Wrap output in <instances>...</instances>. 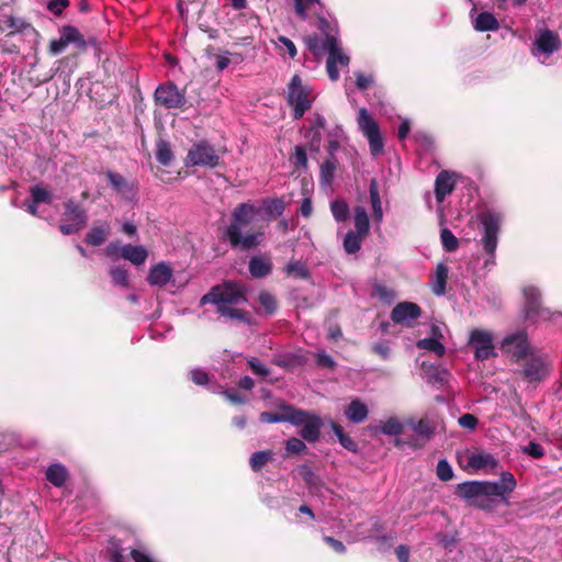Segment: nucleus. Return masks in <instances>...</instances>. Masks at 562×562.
I'll use <instances>...</instances> for the list:
<instances>
[{
  "instance_id": "nucleus-20",
  "label": "nucleus",
  "mask_w": 562,
  "mask_h": 562,
  "mask_svg": "<svg viewBox=\"0 0 562 562\" xmlns=\"http://www.w3.org/2000/svg\"><path fill=\"white\" fill-rule=\"evenodd\" d=\"M535 46L538 53L551 55L560 48L561 42L555 32L546 29L538 32Z\"/></svg>"
},
{
  "instance_id": "nucleus-49",
  "label": "nucleus",
  "mask_w": 562,
  "mask_h": 562,
  "mask_svg": "<svg viewBox=\"0 0 562 562\" xmlns=\"http://www.w3.org/2000/svg\"><path fill=\"white\" fill-rule=\"evenodd\" d=\"M437 476L443 481H450L453 477V471L447 460H439L437 463Z\"/></svg>"
},
{
  "instance_id": "nucleus-50",
  "label": "nucleus",
  "mask_w": 562,
  "mask_h": 562,
  "mask_svg": "<svg viewBox=\"0 0 562 562\" xmlns=\"http://www.w3.org/2000/svg\"><path fill=\"white\" fill-rule=\"evenodd\" d=\"M285 450L290 454H299L306 450V445L303 440L293 437L286 440Z\"/></svg>"
},
{
  "instance_id": "nucleus-6",
  "label": "nucleus",
  "mask_w": 562,
  "mask_h": 562,
  "mask_svg": "<svg viewBox=\"0 0 562 562\" xmlns=\"http://www.w3.org/2000/svg\"><path fill=\"white\" fill-rule=\"evenodd\" d=\"M357 123L359 130L369 142L370 153L379 156L383 153L384 143L378 123L369 115L367 109L359 110Z\"/></svg>"
},
{
  "instance_id": "nucleus-19",
  "label": "nucleus",
  "mask_w": 562,
  "mask_h": 562,
  "mask_svg": "<svg viewBox=\"0 0 562 562\" xmlns=\"http://www.w3.org/2000/svg\"><path fill=\"white\" fill-rule=\"evenodd\" d=\"M0 31H8L7 36H13L15 34L26 33L27 31L35 32V29L23 18L4 14L0 19Z\"/></svg>"
},
{
  "instance_id": "nucleus-15",
  "label": "nucleus",
  "mask_w": 562,
  "mask_h": 562,
  "mask_svg": "<svg viewBox=\"0 0 562 562\" xmlns=\"http://www.w3.org/2000/svg\"><path fill=\"white\" fill-rule=\"evenodd\" d=\"M524 296L526 301V316L529 319H549L551 317V313L541 307L540 304V291L532 286L528 285L524 288Z\"/></svg>"
},
{
  "instance_id": "nucleus-55",
  "label": "nucleus",
  "mask_w": 562,
  "mask_h": 562,
  "mask_svg": "<svg viewBox=\"0 0 562 562\" xmlns=\"http://www.w3.org/2000/svg\"><path fill=\"white\" fill-rule=\"evenodd\" d=\"M190 378L196 385H206L210 381L209 374L202 369L191 370Z\"/></svg>"
},
{
  "instance_id": "nucleus-31",
  "label": "nucleus",
  "mask_w": 562,
  "mask_h": 562,
  "mask_svg": "<svg viewBox=\"0 0 562 562\" xmlns=\"http://www.w3.org/2000/svg\"><path fill=\"white\" fill-rule=\"evenodd\" d=\"M369 193H370V201H371V206H372V212H373V218L380 223L383 220V211H382V203H381V199H380V194H379L378 182L375 179H372L370 181Z\"/></svg>"
},
{
  "instance_id": "nucleus-13",
  "label": "nucleus",
  "mask_w": 562,
  "mask_h": 562,
  "mask_svg": "<svg viewBox=\"0 0 562 562\" xmlns=\"http://www.w3.org/2000/svg\"><path fill=\"white\" fill-rule=\"evenodd\" d=\"M279 412L271 413V412H262L259 415V420L261 423H290V424H297L301 420L299 419L300 416H303L302 413H300V408L294 407L291 404L285 403L284 401H279L277 404Z\"/></svg>"
},
{
  "instance_id": "nucleus-8",
  "label": "nucleus",
  "mask_w": 562,
  "mask_h": 562,
  "mask_svg": "<svg viewBox=\"0 0 562 562\" xmlns=\"http://www.w3.org/2000/svg\"><path fill=\"white\" fill-rule=\"evenodd\" d=\"M480 220L483 225V247L488 255L494 256L502 218L498 214L487 211L481 214Z\"/></svg>"
},
{
  "instance_id": "nucleus-16",
  "label": "nucleus",
  "mask_w": 562,
  "mask_h": 562,
  "mask_svg": "<svg viewBox=\"0 0 562 562\" xmlns=\"http://www.w3.org/2000/svg\"><path fill=\"white\" fill-rule=\"evenodd\" d=\"M498 465V460L481 449H475L467 454V469L471 471H483L485 473L493 471Z\"/></svg>"
},
{
  "instance_id": "nucleus-9",
  "label": "nucleus",
  "mask_w": 562,
  "mask_h": 562,
  "mask_svg": "<svg viewBox=\"0 0 562 562\" xmlns=\"http://www.w3.org/2000/svg\"><path fill=\"white\" fill-rule=\"evenodd\" d=\"M59 32L60 37L49 42L48 50L52 55L60 54L69 44H74L79 49H86L87 42L77 27L64 25Z\"/></svg>"
},
{
  "instance_id": "nucleus-21",
  "label": "nucleus",
  "mask_w": 562,
  "mask_h": 562,
  "mask_svg": "<svg viewBox=\"0 0 562 562\" xmlns=\"http://www.w3.org/2000/svg\"><path fill=\"white\" fill-rule=\"evenodd\" d=\"M456 181V172L447 170L439 172L435 181V195L439 203L443 202L446 196L454 190Z\"/></svg>"
},
{
  "instance_id": "nucleus-34",
  "label": "nucleus",
  "mask_w": 562,
  "mask_h": 562,
  "mask_svg": "<svg viewBox=\"0 0 562 562\" xmlns=\"http://www.w3.org/2000/svg\"><path fill=\"white\" fill-rule=\"evenodd\" d=\"M284 271L288 276L293 277L295 279L306 280L310 278V271L307 267L299 260H292L288 262V265L284 268Z\"/></svg>"
},
{
  "instance_id": "nucleus-4",
  "label": "nucleus",
  "mask_w": 562,
  "mask_h": 562,
  "mask_svg": "<svg viewBox=\"0 0 562 562\" xmlns=\"http://www.w3.org/2000/svg\"><path fill=\"white\" fill-rule=\"evenodd\" d=\"M88 213L87 210L80 203L74 199H69L64 202V212L61 215V222L58 226L59 231L64 235H72L87 226Z\"/></svg>"
},
{
  "instance_id": "nucleus-7",
  "label": "nucleus",
  "mask_w": 562,
  "mask_h": 562,
  "mask_svg": "<svg viewBox=\"0 0 562 562\" xmlns=\"http://www.w3.org/2000/svg\"><path fill=\"white\" fill-rule=\"evenodd\" d=\"M220 164V156L215 148L206 140L195 142L186 157V166H200L215 168Z\"/></svg>"
},
{
  "instance_id": "nucleus-39",
  "label": "nucleus",
  "mask_w": 562,
  "mask_h": 562,
  "mask_svg": "<svg viewBox=\"0 0 562 562\" xmlns=\"http://www.w3.org/2000/svg\"><path fill=\"white\" fill-rule=\"evenodd\" d=\"M331 429H333L334 434L337 436L340 445L345 449H347L348 451H351V452H357V450H358L357 442L351 437H349L348 435H346L344 432L341 426H339L336 423H333L331 424Z\"/></svg>"
},
{
  "instance_id": "nucleus-52",
  "label": "nucleus",
  "mask_w": 562,
  "mask_h": 562,
  "mask_svg": "<svg viewBox=\"0 0 562 562\" xmlns=\"http://www.w3.org/2000/svg\"><path fill=\"white\" fill-rule=\"evenodd\" d=\"M278 45L280 50H285L291 58L296 56V47L290 38L283 35L278 36Z\"/></svg>"
},
{
  "instance_id": "nucleus-12",
  "label": "nucleus",
  "mask_w": 562,
  "mask_h": 562,
  "mask_svg": "<svg viewBox=\"0 0 562 562\" xmlns=\"http://www.w3.org/2000/svg\"><path fill=\"white\" fill-rule=\"evenodd\" d=\"M155 101L166 109H179L186 103V95L173 82H166L157 87Z\"/></svg>"
},
{
  "instance_id": "nucleus-24",
  "label": "nucleus",
  "mask_w": 562,
  "mask_h": 562,
  "mask_svg": "<svg viewBox=\"0 0 562 562\" xmlns=\"http://www.w3.org/2000/svg\"><path fill=\"white\" fill-rule=\"evenodd\" d=\"M111 227L106 222H95L86 234L85 241L91 246H101L110 235Z\"/></svg>"
},
{
  "instance_id": "nucleus-22",
  "label": "nucleus",
  "mask_w": 562,
  "mask_h": 562,
  "mask_svg": "<svg viewBox=\"0 0 562 562\" xmlns=\"http://www.w3.org/2000/svg\"><path fill=\"white\" fill-rule=\"evenodd\" d=\"M456 494L467 501H470L471 504L482 507H485V504L482 502L481 497V485L480 482H465L461 483L457 486Z\"/></svg>"
},
{
  "instance_id": "nucleus-32",
  "label": "nucleus",
  "mask_w": 562,
  "mask_h": 562,
  "mask_svg": "<svg viewBox=\"0 0 562 562\" xmlns=\"http://www.w3.org/2000/svg\"><path fill=\"white\" fill-rule=\"evenodd\" d=\"M447 279H448V268L443 263H439L436 268L435 279L432 282V291L436 295L445 294Z\"/></svg>"
},
{
  "instance_id": "nucleus-35",
  "label": "nucleus",
  "mask_w": 562,
  "mask_h": 562,
  "mask_svg": "<svg viewBox=\"0 0 562 562\" xmlns=\"http://www.w3.org/2000/svg\"><path fill=\"white\" fill-rule=\"evenodd\" d=\"M366 237L360 236L353 231H349L344 238V249L347 254L352 255L361 249L362 240Z\"/></svg>"
},
{
  "instance_id": "nucleus-54",
  "label": "nucleus",
  "mask_w": 562,
  "mask_h": 562,
  "mask_svg": "<svg viewBox=\"0 0 562 562\" xmlns=\"http://www.w3.org/2000/svg\"><path fill=\"white\" fill-rule=\"evenodd\" d=\"M69 7V0H50L47 9L55 15H61L63 11Z\"/></svg>"
},
{
  "instance_id": "nucleus-38",
  "label": "nucleus",
  "mask_w": 562,
  "mask_h": 562,
  "mask_svg": "<svg viewBox=\"0 0 562 562\" xmlns=\"http://www.w3.org/2000/svg\"><path fill=\"white\" fill-rule=\"evenodd\" d=\"M273 453L270 450L257 451L250 457L249 463L255 472L260 471L268 462L272 461Z\"/></svg>"
},
{
  "instance_id": "nucleus-26",
  "label": "nucleus",
  "mask_w": 562,
  "mask_h": 562,
  "mask_svg": "<svg viewBox=\"0 0 562 562\" xmlns=\"http://www.w3.org/2000/svg\"><path fill=\"white\" fill-rule=\"evenodd\" d=\"M172 277V269L165 262H159L151 267L147 277L149 284L162 286L166 285Z\"/></svg>"
},
{
  "instance_id": "nucleus-46",
  "label": "nucleus",
  "mask_w": 562,
  "mask_h": 562,
  "mask_svg": "<svg viewBox=\"0 0 562 562\" xmlns=\"http://www.w3.org/2000/svg\"><path fill=\"white\" fill-rule=\"evenodd\" d=\"M440 238L445 250L451 252L458 249L459 240L450 229H441Z\"/></svg>"
},
{
  "instance_id": "nucleus-23",
  "label": "nucleus",
  "mask_w": 562,
  "mask_h": 562,
  "mask_svg": "<svg viewBox=\"0 0 562 562\" xmlns=\"http://www.w3.org/2000/svg\"><path fill=\"white\" fill-rule=\"evenodd\" d=\"M413 431L417 436V440L420 442L415 443V446H423L425 442L429 441L435 432V424L429 418H422L417 422L411 420L408 423Z\"/></svg>"
},
{
  "instance_id": "nucleus-59",
  "label": "nucleus",
  "mask_w": 562,
  "mask_h": 562,
  "mask_svg": "<svg viewBox=\"0 0 562 562\" xmlns=\"http://www.w3.org/2000/svg\"><path fill=\"white\" fill-rule=\"evenodd\" d=\"M324 541L328 546H330L336 552H338V553H345L346 552V547H345V544L341 541H339V540H337V539H335L333 537H329V536H325L324 537Z\"/></svg>"
},
{
  "instance_id": "nucleus-57",
  "label": "nucleus",
  "mask_w": 562,
  "mask_h": 562,
  "mask_svg": "<svg viewBox=\"0 0 562 562\" xmlns=\"http://www.w3.org/2000/svg\"><path fill=\"white\" fill-rule=\"evenodd\" d=\"M108 179L116 190H122L126 184L124 177L120 173L109 172Z\"/></svg>"
},
{
  "instance_id": "nucleus-14",
  "label": "nucleus",
  "mask_w": 562,
  "mask_h": 562,
  "mask_svg": "<svg viewBox=\"0 0 562 562\" xmlns=\"http://www.w3.org/2000/svg\"><path fill=\"white\" fill-rule=\"evenodd\" d=\"M300 413L303 415L299 417L301 422L293 425L302 426L299 434L304 440L307 442H316L321 437V429L323 427L321 417L301 408Z\"/></svg>"
},
{
  "instance_id": "nucleus-11",
  "label": "nucleus",
  "mask_w": 562,
  "mask_h": 562,
  "mask_svg": "<svg viewBox=\"0 0 562 562\" xmlns=\"http://www.w3.org/2000/svg\"><path fill=\"white\" fill-rule=\"evenodd\" d=\"M549 372L548 358L537 352H531L522 366V374L528 382H540L548 376Z\"/></svg>"
},
{
  "instance_id": "nucleus-18",
  "label": "nucleus",
  "mask_w": 562,
  "mask_h": 562,
  "mask_svg": "<svg viewBox=\"0 0 562 562\" xmlns=\"http://www.w3.org/2000/svg\"><path fill=\"white\" fill-rule=\"evenodd\" d=\"M470 342L475 347V358L485 360L494 356V346L490 333L475 329L471 333Z\"/></svg>"
},
{
  "instance_id": "nucleus-25",
  "label": "nucleus",
  "mask_w": 562,
  "mask_h": 562,
  "mask_svg": "<svg viewBox=\"0 0 562 562\" xmlns=\"http://www.w3.org/2000/svg\"><path fill=\"white\" fill-rule=\"evenodd\" d=\"M248 269L254 278H265L272 271V261L268 255L255 256L250 258Z\"/></svg>"
},
{
  "instance_id": "nucleus-5",
  "label": "nucleus",
  "mask_w": 562,
  "mask_h": 562,
  "mask_svg": "<svg viewBox=\"0 0 562 562\" xmlns=\"http://www.w3.org/2000/svg\"><path fill=\"white\" fill-rule=\"evenodd\" d=\"M288 103L293 106V116L301 119L312 106L311 90L304 86L299 75H294L288 86Z\"/></svg>"
},
{
  "instance_id": "nucleus-61",
  "label": "nucleus",
  "mask_w": 562,
  "mask_h": 562,
  "mask_svg": "<svg viewBox=\"0 0 562 562\" xmlns=\"http://www.w3.org/2000/svg\"><path fill=\"white\" fill-rule=\"evenodd\" d=\"M267 210L277 215H281L284 211V204L281 200H272L267 204Z\"/></svg>"
},
{
  "instance_id": "nucleus-30",
  "label": "nucleus",
  "mask_w": 562,
  "mask_h": 562,
  "mask_svg": "<svg viewBox=\"0 0 562 562\" xmlns=\"http://www.w3.org/2000/svg\"><path fill=\"white\" fill-rule=\"evenodd\" d=\"M355 233L359 234L360 236L367 237L370 231V222L369 216L363 206H356L355 210Z\"/></svg>"
},
{
  "instance_id": "nucleus-42",
  "label": "nucleus",
  "mask_w": 562,
  "mask_h": 562,
  "mask_svg": "<svg viewBox=\"0 0 562 562\" xmlns=\"http://www.w3.org/2000/svg\"><path fill=\"white\" fill-rule=\"evenodd\" d=\"M481 485V497L483 504H485L486 496H504L506 495L503 487L497 482H480Z\"/></svg>"
},
{
  "instance_id": "nucleus-29",
  "label": "nucleus",
  "mask_w": 562,
  "mask_h": 562,
  "mask_svg": "<svg viewBox=\"0 0 562 562\" xmlns=\"http://www.w3.org/2000/svg\"><path fill=\"white\" fill-rule=\"evenodd\" d=\"M473 26L479 32L497 31L499 23L494 14L482 12L476 16Z\"/></svg>"
},
{
  "instance_id": "nucleus-41",
  "label": "nucleus",
  "mask_w": 562,
  "mask_h": 562,
  "mask_svg": "<svg viewBox=\"0 0 562 562\" xmlns=\"http://www.w3.org/2000/svg\"><path fill=\"white\" fill-rule=\"evenodd\" d=\"M156 158L161 165L165 166H168L171 162L173 159V154L168 142L159 140L157 143Z\"/></svg>"
},
{
  "instance_id": "nucleus-33",
  "label": "nucleus",
  "mask_w": 562,
  "mask_h": 562,
  "mask_svg": "<svg viewBox=\"0 0 562 562\" xmlns=\"http://www.w3.org/2000/svg\"><path fill=\"white\" fill-rule=\"evenodd\" d=\"M68 473L65 467L53 464L46 471V479L55 486H61L67 480Z\"/></svg>"
},
{
  "instance_id": "nucleus-3",
  "label": "nucleus",
  "mask_w": 562,
  "mask_h": 562,
  "mask_svg": "<svg viewBox=\"0 0 562 562\" xmlns=\"http://www.w3.org/2000/svg\"><path fill=\"white\" fill-rule=\"evenodd\" d=\"M310 52L316 57H322L325 53H328L326 61V70L328 77L336 81L339 79V71L337 66H347L349 64V57L342 52L338 44L336 36L326 34L323 40L316 35L308 36L305 40Z\"/></svg>"
},
{
  "instance_id": "nucleus-44",
  "label": "nucleus",
  "mask_w": 562,
  "mask_h": 562,
  "mask_svg": "<svg viewBox=\"0 0 562 562\" xmlns=\"http://www.w3.org/2000/svg\"><path fill=\"white\" fill-rule=\"evenodd\" d=\"M321 5L319 0H294V7L296 14L305 20L307 18V12L312 11L315 5Z\"/></svg>"
},
{
  "instance_id": "nucleus-36",
  "label": "nucleus",
  "mask_w": 562,
  "mask_h": 562,
  "mask_svg": "<svg viewBox=\"0 0 562 562\" xmlns=\"http://www.w3.org/2000/svg\"><path fill=\"white\" fill-rule=\"evenodd\" d=\"M417 347L442 357L446 353V347L436 338H424L417 341Z\"/></svg>"
},
{
  "instance_id": "nucleus-43",
  "label": "nucleus",
  "mask_w": 562,
  "mask_h": 562,
  "mask_svg": "<svg viewBox=\"0 0 562 562\" xmlns=\"http://www.w3.org/2000/svg\"><path fill=\"white\" fill-rule=\"evenodd\" d=\"M34 203H47L53 201V194L42 186H33L30 190Z\"/></svg>"
},
{
  "instance_id": "nucleus-51",
  "label": "nucleus",
  "mask_w": 562,
  "mask_h": 562,
  "mask_svg": "<svg viewBox=\"0 0 562 562\" xmlns=\"http://www.w3.org/2000/svg\"><path fill=\"white\" fill-rule=\"evenodd\" d=\"M503 487L505 494L513 492L516 487L515 476L510 472H503L501 475V482H498Z\"/></svg>"
},
{
  "instance_id": "nucleus-37",
  "label": "nucleus",
  "mask_w": 562,
  "mask_h": 562,
  "mask_svg": "<svg viewBox=\"0 0 562 562\" xmlns=\"http://www.w3.org/2000/svg\"><path fill=\"white\" fill-rule=\"evenodd\" d=\"M258 302L260 304V312L271 315L277 310V300L273 294L268 291H261L258 295Z\"/></svg>"
},
{
  "instance_id": "nucleus-2",
  "label": "nucleus",
  "mask_w": 562,
  "mask_h": 562,
  "mask_svg": "<svg viewBox=\"0 0 562 562\" xmlns=\"http://www.w3.org/2000/svg\"><path fill=\"white\" fill-rule=\"evenodd\" d=\"M256 215V209L248 203L239 204L232 214V222L226 229V237L233 248L249 250L261 244L263 231H247Z\"/></svg>"
},
{
  "instance_id": "nucleus-58",
  "label": "nucleus",
  "mask_w": 562,
  "mask_h": 562,
  "mask_svg": "<svg viewBox=\"0 0 562 562\" xmlns=\"http://www.w3.org/2000/svg\"><path fill=\"white\" fill-rule=\"evenodd\" d=\"M356 85H357V88L360 89V90H366L368 89L372 82H373V78L372 76H366L363 74H360L358 72L356 75Z\"/></svg>"
},
{
  "instance_id": "nucleus-17",
  "label": "nucleus",
  "mask_w": 562,
  "mask_h": 562,
  "mask_svg": "<svg viewBox=\"0 0 562 562\" xmlns=\"http://www.w3.org/2000/svg\"><path fill=\"white\" fill-rule=\"evenodd\" d=\"M422 315L420 307L412 302H401L391 312V319L395 324L412 326Z\"/></svg>"
},
{
  "instance_id": "nucleus-60",
  "label": "nucleus",
  "mask_w": 562,
  "mask_h": 562,
  "mask_svg": "<svg viewBox=\"0 0 562 562\" xmlns=\"http://www.w3.org/2000/svg\"><path fill=\"white\" fill-rule=\"evenodd\" d=\"M223 395L232 403L234 404H241L245 402L244 396H241L237 391L235 390H225L222 392Z\"/></svg>"
},
{
  "instance_id": "nucleus-27",
  "label": "nucleus",
  "mask_w": 562,
  "mask_h": 562,
  "mask_svg": "<svg viewBox=\"0 0 562 562\" xmlns=\"http://www.w3.org/2000/svg\"><path fill=\"white\" fill-rule=\"evenodd\" d=\"M368 414V406L360 398H353L345 409V415L348 420L355 424L364 422Z\"/></svg>"
},
{
  "instance_id": "nucleus-45",
  "label": "nucleus",
  "mask_w": 562,
  "mask_h": 562,
  "mask_svg": "<svg viewBox=\"0 0 562 562\" xmlns=\"http://www.w3.org/2000/svg\"><path fill=\"white\" fill-rule=\"evenodd\" d=\"M384 435L396 436L403 431V425L396 417H391L380 426Z\"/></svg>"
},
{
  "instance_id": "nucleus-48",
  "label": "nucleus",
  "mask_w": 562,
  "mask_h": 562,
  "mask_svg": "<svg viewBox=\"0 0 562 562\" xmlns=\"http://www.w3.org/2000/svg\"><path fill=\"white\" fill-rule=\"evenodd\" d=\"M110 274L115 285H120L123 288L128 286V273L127 270L124 269L123 267H113L110 270Z\"/></svg>"
},
{
  "instance_id": "nucleus-64",
  "label": "nucleus",
  "mask_w": 562,
  "mask_h": 562,
  "mask_svg": "<svg viewBox=\"0 0 562 562\" xmlns=\"http://www.w3.org/2000/svg\"><path fill=\"white\" fill-rule=\"evenodd\" d=\"M395 553L400 562H408L409 548L407 546H398L395 550Z\"/></svg>"
},
{
  "instance_id": "nucleus-63",
  "label": "nucleus",
  "mask_w": 562,
  "mask_h": 562,
  "mask_svg": "<svg viewBox=\"0 0 562 562\" xmlns=\"http://www.w3.org/2000/svg\"><path fill=\"white\" fill-rule=\"evenodd\" d=\"M131 557L135 562H154L147 553L137 549L131 551Z\"/></svg>"
},
{
  "instance_id": "nucleus-53",
  "label": "nucleus",
  "mask_w": 562,
  "mask_h": 562,
  "mask_svg": "<svg viewBox=\"0 0 562 562\" xmlns=\"http://www.w3.org/2000/svg\"><path fill=\"white\" fill-rule=\"evenodd\" d=\"M522 452L535 458V459H539L541 457H543L544 454V450L543 448L541 447L540 443L536 442V441H530L527 446L522 447Z\"/></svg>"
},
{
  "instance_id": "nucleus-10",
  "label": "nucleus",
  "mask_w": 562,
  "mask_h": 562,
  "mask_svg": "<svg viewBox=\"0 0 562 562\" xmlns=\"http://www.w3.org/2000/svg\"><path fill=\"white\" fill-rule=\"evenodd\" d=\"M502 350L516 362L522 359L526 360L532 352L525 331L505 337L502 342Z\"/></svg>"
},
{
  "instance_id": "nucleus-40",
  "label": "nucleus",
  "mask_w": 562,
  "mask_h": 562,
  "mask_svg": "<svg viewBox=\"0 0 562 562\" xmlns=\"http://www.w3.org/2000/svg\"><path fill=\"white\" fill-rule=\"evenodd\" d=\"M330 211L337 222H345L349 216V205L342 199H336L330 203Z\"/></svg>"
},
{
  "instance_id": "nucleus-56",
  "label": "nucleus",
  "mask_w": 562,
  "mask_h": 562,
  "mask_svg": "<svg viewBox=\"0 0 562 562\" xmlns=\"http://www.w3.org/2000/svg\"><path fill=\"white\" fill-rule=\"evenodd\" d=\"M477 418L472 414H463L459 417V425L465 429L473 430L477 426Z\"/></svg>"
},
{
  "instance_id": "nucleus-28",
  "label": "nucleus",
  "mask_w": 562,
  "mask_h": 562,
  "mask_svg": "<svg viewBox=\"0 0 562 562\" xmlns=\"http://www.w3.org/2000/svg\"><path fill=\"white\" fill-rule=\"evenodd\" d=\"M121 257L135 266H140L146 261L148 251L144 246L127 244L121 248Z\"/></svg>"
},
{
  "instance_id": "nucleus-62",
  "label": "nucleus",
  "mask_w": 562,
  "mask_h": 562,
  "mask_svg": "<svg viewBox=\"0 0 562 562\" xmlns=\"http://www.w3.org/2000/svg\"><path fill=\"white\" fill-rule=\"evenodd\" d=\"M248 363H249L251 370L255 373H257V374H260L262 376H267L269 374V372H270L267 367H265L263 364L259 363L256 359H251Z\"/></svg>"
},
{
  "instance_id": "nucleus-47",
  "label": "nucleus",
  "mask_w": 562,
  "mask_h": 562,
  "mask_svg": "<svg viewBox=\"0 0 562 562\" xmlns=\"http://www.w3.org/2000/svg\"><path fill=\"white\" fill-rule=\"evenodd\" d=\"M336 170V165L331 160H325L321 166V182L330 186Z\"/></svg>"
},
{
  "instance_id": "nucleus-1",
  "label": "nucleus",
  "mask_w": 562,
  "mask_h": 562,
  "mask_svg": "<svg viewBox=\"0 0 562 562\" xmlns=\"http://www.w3.org/2000/svg\"><path fill=\"white\" fill-rule=\"evenodd\" d=\"M246 289L243 284L236 282H224L215 285L209 293L202 296L201 304H214L216 312L224 317L249 322V313L234 307L246 302Z\"/></svg>"
}]
</instances>
